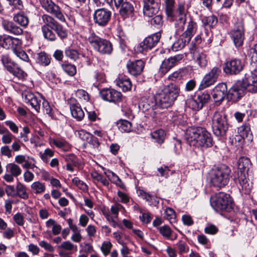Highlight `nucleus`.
<instances>
[{"label": "nucleus", "mask_w": 257, "mask_h": 257, "mask_svg": "<svg viewBox=\"0 0 257 257\" xmlns=\"http://www.w3.org/2000/svg\"><path fill=\"white\" fill-rule=\"evenodd\" d=\"M14 21L24 27H26L29 22L28 16L23 12H20L16 15L14 17Z\"/></svg>", "instance_id": "32"}, {"label": "nucleus", "mask_w": 257, "mask_h": 257, "mask_svg": "<svg viewBox=\"0 0 257 257\" xmlns=\"http://www.w3.org/2000/svg\"><path fill=\"white\" fill-rule=\"evenodd\" d=\"M65 55L67 58L74 61H76L79 57V53L76 50L69 47L65 49Z\"/></svg>", "instance_id": "43"}, {"label": "nucleus", "mask_w": 257, "mask_h": 257, "mask_svg": "<svg viewBox=\"0 0 257 257\" xmlns=\"http://www.w3.org/2000/svg\"><path fill=\"white\" fill-rule=\"evenodd\" d=\"M17 194L20 198L24 199H27L29 198V195L27 193L26 188L24 185L20 182L17 183L16 186Z\"/></svg>", "instance_id": "41"}, {"label": "nucleus", "mask_w": 257, "mask_h": 257, "mask_svg": "<svg viewBox=\"0 0 257 257\" xmlns=\"http://www.w3.org/2000/svg\"><path fill=\"white\" fill-rule=\"evenodd\" d=\"M42 7L48 13L54 15L61 21H65V18L58 6L52 0H40Z\"/></svg>", "instance_id": "14"}, {"label": "nucleus", "mask_w": 257, "mask_h": 257, "mask_svg": "<svg viewBox=\"0 0 257 257\" xmlns=\"http://www.w3.org/2000/svg\"><path fill=\"white\" fill-rule=\"evenodd\" d=\"M14 219L16 223L22 226L24 223V218L23 215L20 213H18L14 216Z\"/></svg>", "instance_id": "63"}, {"label": "nucleus", "mask_w": 257, "mask_h": 257, "mask_svg": "<svg viewBox=\"0 0 257 257\" xmlns=\"http://www.w3.org/2000/svg\"><path fill=\"white\" fill-rule=\"evenodd\" d=\"M190 41L188 39L186 38L181 35L179 38L173 43L172 48L175 51H178L183 49Z\"/></svg>", "instance_id": "31"}, {"label": "nucleus", "mask_w": 257, "mask_h": 257, "mask_svg": "<svg viewBox=\"0 0 257 257\" xmlns=\"http://www.w3.org/2000/svg\"><path fill=\"white\" fill-rule=\"evenodd\" d=\"M210 98V96L207 92H199L195 94L194 97L188 99L187 103L192 109L199 110L208 102Z\"/></svg>", "instance_id": "9"}, {"label": "nucleus", "mask_w": 257, "mask_h": 257, "mask_svg": "<svg viewBox=\"0 0 257 257\" xmlns=\"http://www.w3.org/2000/svg\"><path fill=\"white\" fill-rule=\"evenodd\" d=\"M211 121L214 134L218 137H224L229 127L227 114L223 111H216L212 116Z\"/></svg>", "instance_id": "5"}, {"label": "nucleus", "mask_w": 257, "mask_h": 257, "mask_svg": "<svg viewBox=\"0 0 257 257\" xmlns=\"http://www.w3.org/2000/svg\"><path fill=\"white\" fill-rule=\"evenodd\" d=\"M117 125L119 130L121 132L130 133L133 130L132 123L126 120H120L117 122Z\"/></svg>", "instance_id": "36"}, {"label": "nucleus", "mask_w": 257, "mask_h": 257, "mask_svg": "<svg viewBox=\"0 0 257 257\" xmlns=\"http://www.w3.org/2000/svg\"><path fill=\"white\" fill-rule=\"evenodd\" d=\"M197 29L196 23L190 20L187 24L186 31L182 34L184 37L191 40L192 36L195 34Z\"/></svg>", "instance_id": "27"}, {"label": "nucleus", "mask_w": 257, "mask_h": 257, "mask_svg": "<svg viewBox=\"0 0 257 257\" xmlns=\"http://www.w3.org/2000/svg\"><path fill=\"white\" fill-rule=\"evenodd\" d=\"M107 177L109 178L110 181L113 184H115L116 186L119 187L121 189L125 188V185L122 182L120 179L113 172H110L109 174L107 175Z\"/></svg>", "instance_id": "42"}, {"label": "nucleus", "mask_w": 257, "mask_h": 257, "mask_svg": "<svg viewBox=\"0 0 257 257\" xmlns=\"http://www.w3.org/2000/svg\"><path fill=\"white\" fill-rule=\"evenodd\" d=\"M53 30L55 31L61 39H64L67 37L68 33L67 30L59 23L55 27Z\"/></svg>", "instance_id": "48"}, {"label": "nucleus", "mask_w": 257, "mask_h": 257, "mask_svg": "<svg viewBox=\"0 0 257 257\" xmlns=\"http://www.w3.org/2000/svg\"><path fill=\"white\" fill-rule=\"evenodd\" d=\"M111 17V12L105 8H99L95 11L93 14L94 23L100 27L106 26Z\"/></svg>", "instance_id": "10"}, {"label": "nucleus", "mask_w": 257, "mask_h": 257, "mask_svg": "<svg viewBox=\"0 0 257 257\" xmlns=\"http://www.w3.org/2000/svg\"><path fill=\"white\" fill-rule=\"evenodd\" d=\"M54 152L50 149H46L44 153L40 152V156L41 159L45 163H47L49 158L52 157L54 156Z\"/></svg>", "instance_id": "53"}, {"label": "nucleus", "mask_w": 257, "mask_h": 257, "mask_svg": "<svg viewBox=\"0 0 257 257\" xmlns=\"http://www.w3.org/2000/svg\"><path fill=\"white\" fill-rule=\"evenodd\" d=\"M143 14L147 17H153L159 11L161 0H143Z\"/></svg>", "instance_id": "13"}, {"label": "nucleus", "mask_w": 257, "mask_h": 257, "mask_svg": "<svg viewBox=\"0 0 257 257\" xmlns=\"http://www.w3.org/2000/svg\"><path fill=\"white\" fill-rule=\"evenodd\" d=\"M21 41L18 38H15L8 35H4L0 37V45L6 49H15L20 46Z\"/></svg>", "instance_id": "21"}, {"label": "nucleus", "mask_w": 257, "mask_h": 257, "mask_svg": "<svg viewBox=\"0 0 257 257\" xmlns=\"http://www.w3.org/2000/svg\"><path fill=\"white\" fill-rule=\"evenodd\" d=\"M227 88L224 83L218 84L212 90V97L215 103L220 104L227 96Z\"/></svg>", "instance_id": "20"}, {"label": "nucleus", "mask_w": 257, "mask_h": 257, "mask_svg": "<svg viewBox=\"0 0 257 257\" xmlns=\"http://www.w3.org/2000/svg\"><path fill=\"white\" fill-rule=\"evenodd\" d=\"M1 61L7 71H11L12 68L16 64L13 62L8 55H3L1 57Z\"/></svg>", "instance_id": "40"}, {"label": "nucleus", "mask_w": 257, "mask_h": 257, "mask_svg": "<svg viewBox=\"0 0 257 257\" xmlns=\"http://www.w3.org/2000/svg\"><path fill=\"white\" fill-rule=\"evenodd\" d=\"M243 68V64L238 59H232L225 64L224 72L231 75L237 74L241 72Z\"/></svg>", "instance_id": "19"}, {"label": "nucleus", "mask_w": 257, "mask_h": 257, "mask_svg": "<svg viewBox=\"0 0 257 257\" xmlns=\"http://www.w3.org/2000/svg\"><path fill=\"white\" fill-rule=\"evenodd\" d=\"M248 55L251 62L257 63V44L250 48L248 52Z\"/></svg>", "instance_id": "52"}, {"label": "nucleus", "mask_w": 257, "mask_h": 257, "mask_svg": "<svg viewBox=\"0 0 257 257\" xmlns=\"http://www.w3.org/2000/svg\"><path fill=\"white\" fill-rule=\"evenodd\" d=\"M31 187L33 192L36 194L43 193L46 189L45 184L40 181L33 183Z\"/></svg>", "instance_id": "38"}, {"label": "nucleus", "mask_w": 257, "mask_h": 257, "mask_svg": "<svg viewBox=\"0 0 257 257\" xmlns=\"http://www.w3.org/2000/svg\"><path fill=\"white\" fill-rule=\"evenodd\" d=\"M14 138V136L10 132L8 134L3 135L2 141L4 144H10Z\"/></svg>", "instance_id": "60"}, {"label": "nucleus", "mask_w": 257, "mask_h": 257, "mask_svg": "<svg viewBox=\"0 0 257 257\" xmlns=\"http://www.w3.org/2000/svg\"><path fill=\"white\" fill-rule=\"evenodd\" d=\"M117 84L123 91L130 90L132 86L130 78L125 76H122L118 78Z\"/></svg>", "instance_id": "29"}, {"label": "nucleus", "mask_w": 257, "mask_h": 257, "mask_svg": "<svg viewBox=\"0 0 257 257\" xmlns=\"http://www.w3.org/2000/svg\"><path fill=\"white\" fill-rule=\"evenodd\" d=\"M251 167V161L247 157H241L237 161L238 177L235 182L242 194H249L252 189V183L248 178V172Z\"/></svg>", "instance_id": "2"}, {"label": "nucleus", "mask_w": 257, "mask_h": 257, "mask_svg": "<svg viewBox=\"0 0 257 257\" xmlns=\"http://www.w3.org/2000/svg\"><path fill=\"white\" fill-rule=\"evenodd\" d=\"M205 233L210 234H215L218 231L217 228L213 224H208L204 229Z\"/></svg>", "instance_id": "61"}, {"label": "nucleus", "mask_w": 257, "mask_h": 257, "mask_svg": "<svg viewBox=\"0 0 257 257\" xmlns=\"http://www.w3.org/2000/svg\"><path fill=\"white\" fill-rule=\"evenodd\" d=\"M88 41L93 48L100 54L109 55L113 50L112 45L108 40L101 38L95 33H91Z\"/></svg>", "instance_id": "7"}, {"label": "nucleus", "mask_w": 257, "mask_h": 257, "mask_svg": "<svg viewBox=\"0 0 257 257\" xmlns=\"http://www.w3.org/2000/svg\"><path fill=\"white\" fill-rule=\"evenodd\" d=\"M170 18L175 21V26L178 32H182L184 30V25L186 21V16H175L174 12V17Z\"/></svg>", "instance_id": "30"}, {"label": "nucleus", "mask_w": 257, "mask_h": 257, "mask_svg": "<svg viewBox=\"0 0 257 257\" xmlns=\"http://www.w3.org/2000/svg\"><path fill=\"white\" fill-rule=\"evenodd\" d=\"M52 143L59 148H63L67 145V142L64 140L54 139L52 141Z\"/></svg>", "instance_id": "64"}, {"label": "nucleus", "mask_w": 257, "mask_h": 257, "mask_svg": "<svg viewBox=\"0 0 257 257\" xmlns=\"http://www.w3.org/2000/svg\"><path fill=\"white\" fill-rule=\"evenodd\" d=\"M165 12L168 17H173L175 0H165Z\"/></svg>", "instance_id": "35"}, {"label": "nucleus", "mask_w": 257, "mask_h": 257, "mask_svg": "<svg viewBox=\"0 0 257 257\" xmlns=\"http://www.w3.org/2000/svg\"><path fill=\"white\" fill-rule=\"evenodd\" d=\"M186 140L190 146L195 147L209 148L213 146L211 135L204 128L192 126L188 128L186 133Z\"/></svg>", "instance_id": "1"}, {"label": "nucleus", "mask_w": 257, "mask_h": 257, "mask_svg": "<svg viewBox=\"0 0 257 257\" xmlns=\"http://www.w3.org/2000/svg\"><path fill=\"white\" fill-rule=\"evenodd\" d=\"M42 19L44 23L42 27H46L52 30L58 23L53 18L48 15H43L42 17Z\"/></svg>", "instance_id": "34"}, {"label": "nucleus", "mask_w": 257, "mask_h": 257, "mask_svg": "<svg viewBox=\"0 0 257 257\" xmlns=\"http://www.w3.org/2000/svg\"><path fill=\"white\" fill-rule=\"evenodd\" d=\"M41 30L45 39L51 41H54L56 39L55 34L50 28H46V27H42Z\"/></svg>", "instance_id": "44"}, {"label": "nucleus", "mask_w": 257, "mask_h": 257, "mask_svg": "<svg viewBox=\"0 0 257 257\" xmlns=\"http://www.w3.org/2000/svg\"><path fill=\"white\" fill-rule=\"evenodd\" d=\"M120 8L119 13L123 17H126L128 15L132 14L134 11L133 6L130 3L126 1H125Z\"/></svg>", "instance_id": "33"}, {"label": "nucleus", "mask_w": 257, "mask_h": 257, "mask_svg": "<svg viewBox=\"0 0 257 257\" xmlns=\"http://www.w3.org/2000/svg\"><path fill=\"white\" fill-rule=\"evenodd\" d=\"M9 72L19 79L24 78L26 75V74L23 70L17 67L16 64L15 66L12 68L11 71H9Z\"/></svg>", "instance_id": "50"}, {"label": "nucleus", "mask_w": 257, "mask_h": 257, "mask_svg": "<svg viewBox=\"0 0 257 257\" xmlns=\"http://www.w3.org/2000/svg\"><path fill=\"white\" fill-rule=\"evenodd\" d=\"M35 162L36 161L34 158L28 156L26 161L24 162L25 164L22 165V167L27 169L36 168L37 167L35 164Z\"/></svg>", "instance_id": "54"}, {"label": "nucleus", "mask_w": 257, "mask_h": 257, "mask_svg": "<svg viewBox=\"0 0 257 257\" xmlns=\"http://www.w3.org/2000/svg\"><path fill=\"white\" fill-rule=\"evenodd\" d=\"M212 207L218 212H230L232 209V200L229 194L220 192L210 198Z\"/></svg>", "instance_id": "6"}, {"label": "nucleus", "mask_w": 257, "mask_h": 257, "mask_svg": "<svg viewBox=\"0 0 257 257\" xmlns=\"http://www.w3.org/2000/svg\"><path fill=\"white\" fill-rule=\"evenodd\" d=\"M158 229L159 232L163 237L167 239L171 238L173 231L169 226L166 225H163L160 227Z\"/></svg>", "instance_id": "46"}, {"label": "nucleus", "mask_w": 257, "mask_h": 257, "mask_svg": "<svg viewBox=\"0 0 257 257\" xmlns=\"http://www.w3.org/2000/svg\"><path fill=\"white\" fill-rule=\"evenodd\" d=\"M231 171L225 164H221L213 170L211 183L212 185L219 188L225 186L229 182Z\"/></svg>", "instance_id": "4"}, {"label": "nucleus", "mask_w": 257, "mask_h": 257, "mask_svg": "<svg viewBox=\"0 0 257 257\" xmlns=\"http://www.w3.org/2000/svg\"><path fill=\"white\" fill-rule=\"evenodd\" d=\"M161 37L160 32L156 33L146 37L137 47L138 51L143 52L148 49H151L159 42Z\"/></svg>", "instance_id": "12"}, {"label": "nucleus", "mask_w": 257, "mask_h": 257, "mask_svg": "<svg viewBox=\"0 0 257 257\" xmlns=\"http://www.w3.org/2000/svg\"><path fill=\"white\" fill-rule=\"evenodd\" d=\"M202 22L204 26H208L209 27L212 28L217 24V19L215 16L212 15L203 18Z\"/></svg>", "instance_id": "47"}, {"label": "nucleus", "mask_w": 257, "mask_h": 257, "mask_svg": "<svg viewBox=\"0 0 257 257\" xmlns=\"http://www.w3.org/2000/svg\"><path fill=\"white\" fill-rule=\"evenodd\" d=\"M59 247H61L65 250H67L68 251H72L73 250H77V246L76 245L75 246L69 241H64L59 246Z\"/></svg>", "instance_id": "58"}, {"label": "nucleus", "mask_w": 257, "mask_h": 257, "mask_svg": "<svg viewBox=\"0 0 257 257\" xmlns=\"http://www.w3.org/2000/svg\"><path fill=\"white\" fill-rule=\"evenodd\" d=\"M230 36L236 47L242 46L245 39V28L242 19H236L230 31Z\"/></svg>", "instance_id": "8"}, {"label": "nucleus", "mask_w": 257, "mask_h": 257, "mask_svg": "<svg viewBox=\"0 0 257 257\" xmlns=\"http://www.w3.org/2000/svg\"><path fill=\"white\" fill-rule=\"evenodd\" d=\"M176 245L178 247L180 254L187 252L189 250V246L187 245L186 242L182 240H179L177 243Z\"/></svg>", "instance_id": "57"}, {"label": "nucleus", "mask_w": 257, "mask_h": 257, "mask_svg": "<svg viewBox=\"0 0 257 257\" xmlns=\"http://www.w3.org/2000/svg\"><path fill=\"white\" fill-rule=\"evenodd\" d=\"M72 182L83 191H86L88 189V187L86 184L82 181L80 180L78 177L73 178L72 179Z\"/></svg>", "instance_id": "56"}, {"label": "nucleus", "mask_w": 257, "mask_h": 257, "mask_svg": "<svg viewBox=\"0 0 257 257\" xmlns=\"http://www.w3.org/2000/svg\"><path fill=\"white\" fill-rule=\"evenodd\" d=\"M112 244L110 241H104L101 247V250L104 255H107L110 252L112 247Z\"/></svg>", "instance_id": "59"}, {"label": "nucleus", "mask_w": 257, "mask_h": 257, "mask_svg": "<svg viewBox=\"0 0 257 257\" xmlns=\"http://www.w3.org/2000/svg\"><path fill=\"white\" fill-rule=\"evenodd\" d=\"M253 72L250 75H245L241 81H239L244 87V90L252 93L257 92V76Z\"/></svg>", "instance_id": "18"}, {"label": "nucleus", "mask_w": 257, "mask_h": 257, "mask_svg": "<svg viewBox=\"0 0 257 257\" xmlns=\"http://www.w3.org/2000/svg\"><path fill=\"white\" fill-rule=\"evenodd\" d=\"M238 133L239 136H236L238 138V141L241 139H244L245 138H248V140H250L251 137V132L250 131V125L248 123H245L240 127H238Z\"/></svg>", "instance_id": "24"}, {"label": "nucleus", "mask_w": 257, "mask_h": 257, "mask_svg": "<svg viewBox=\"0 0 257 257\" xmlns=\"http://www.w3.org/2000/svg\"><path fill=\"white\" fill-rule=\"evenodd\" d=\"M87 142L89 144L92 146L93 149L95 151H99L100 147V143L97 138L93 135L90 136V137L88 138Z\"/></svg>", "instance_id": "51"}, {"label": "nucleus", "mask_w": 257, "mask_h": 257, "mask_svg": "<svg viewBox=\"0 0 257 257\" xmlns=\"http://www.w3.org/2000/svg\"><path fill=\"white\" fill-rule=\"evenodd\" d=\"M165 136L164 131L162 129L156 130L151 133L152 138L159 144H162L164 142Z\"/></svg>", "instance_id": "37"}, {"label": "nucleus", "mask_w": 257, "mask_h": 257, "mask_svg": "<svg viewBox=\"0 0 257 257\" xmlns=\"http://www.w3.org/2000/svg\"><path fill=\"white\" fill-rule=\"evenodd\" d=\"M145 62L142 60H137L134 61H128L126 64V68L128 73L133 76L140 75L144 68Z\"/></svg>", "instance_id": "22"}, {"label": "nucleus", "mask_w": 257, "mask_h": 257, "mask_svg": "<svg viewBox=\"0 0 257 257\" xmlns=\"http://www.w3.org/2000/svg\"><path fill=\"white\" fill-rule=\"evenodd\" d=\"M179 92V87L174 83H171L165 86L155 95L156 105L160 108H168L174 104Z\"/></svg>", "instance_id": "3"}, {"label": "nucleus", "mask_w": 257, "mask_h": 257, "mask_svg": "<svg viewBox=\"0 0 257 257\" xmlns=\"http://www.w3.org/2000/svg\"><path fill=\"white\" fill-rule=\"evenodd\" d=\"M2 25L6 31L14 35H20L23 33V29L17 26L12 21L4 20L2 23Z\"/></svg>", "instance_id": "23"}, {"label": "nucleus", "mask_w": 257, "mask_h": 257, "mask_svg": "<svg viewBox=\"0 0 257 257\" xmlns=\"http://www.w3.org/2000/svg\"><path fill=\"white\" fill-rule=\"evenodd\" d=\"M7 170L8 172L12 174L14 177H17L21 174L22 169L15 163H10L7 166Z\"/></svg>", "instance_id": "39"}, {"label": "nucleus", "mask_w": 257, "mask_h": 257, "mask_svg": "<svg viewBox=\"0 0 257 257\" xmlns=\"http://www.w3.org/2000/svg\"><path fill=\"white\" fill-rule=\"evenodd\" d=\"M63 70L69 75L74 76L76 73V68L74 65L69 63H63L61 65Z\"/></svg>", "instance_id": "45"}, {"label": "nucleus", "mask_w": 257, "mask_h": 257, "mask_svg": "<svg viewBox=\"0 0 257 257\" xmlns=\"http://www.w3.org/2000/svg\"><path fill=\"white\" fill-rule=\"evenodd\" d=\"M183 58L182 54L176 55L173 57H170L168 59H165L162 62L160 67L159 71L162 74H165L172 68L177 65Z\"/></svg>", "instance_id": "17"}, {"label": "nucleus", "mask_w": 257, "mask_h": 257, "mask_svg": "<svg viewBox=\"0 0 257 257\" xmlns=\"http://www.w3.org/2000/svg\"><path fill=\"white\" fill-rule=\"evenodd\" d=\"M102 99L110 102L117 103L121 100L122 94L114 89L104 88L100 91Z\"/></svg>", "instance_id": "16"}, {"label": "nucleus", "mask_w": 257, "mask_h": 257, "mask_svg": "<svg viewBox=\"0 0 257 257\" xmlns=\"http://www.w3.org/2000/svg\"><path fill=\"white\" fill-rule=\"evenodd\" d=\"M50 60L49 56L45 52H41L38 54V62L42 65H48L50 63Z\"/></svg>", "instance_id": "49"}, {"label": "nucleus", "mask_w": 257, "mask_h": 257, "mask_svg": "<svg viewBox=\"0 0 257 257\" xmlns=\"http://www.w3.org/2000/svg\"><path fill=\"white\" fill-rule=\"evenodd\" d=\"M192 58L195 62L200 67H205L207 65L206 55L203 52H193Z\"/></svg>", "instance_id": "25"}, {"label": "nucleus", "mask_w": 257, "mask_h": 257, "mask_svg": "<svg viewBox=\"0 0 257 257\" xmlns=\"http://www.w3.org/2000/svg\"><path fill=\"white\" fill-rule=\"evenodd\" d=\"M175 15L177 16H186L185 6L184 4H179L178 8L175 12Z\"/></svg>", "instance_id": "62"}, {"label": "nucleus", "mask_w": 257, "mask_h": 257, "mask_svg": "<svg viewBox=\"0 0 257 257\" xmlns=\"http://www.w3.org/2000/svg\"><path fill=\"white\" fill-rule=\"evenodd\" d=\"M241 84L238 81L229 89L227 94L229 100L235 102L244 96L245 91Z\"/></svg>", "instance_id": "15"}, {"label": "nucleus", "mask_w": 257, "mask_h": 257, "mask_svg": "<svg viewBox=\"0 0 257 257\" xmlns=\"http://www.w3.org/2000/svg\"><path fill=\"white\" fill-rule=\"evenodd\" d=\"M158 171L159 174H157V176L164 177L167 178L169 175L170 169L167 166L164 165L158 168Z\"/></svg>", "instance_id": "55"}, {"label": "nucleus", "mask_w": 257, "mask_h": 257, "mask_svg": "<svg viewBox=\"0 0 257 257\" xmlns=\"http://www.w3.org/2000/svg\"><path fill=\"white\" fill-rule=\"evenodd\" d=\"M72 116L78 120H81L84 116V112L78 103L71 104L70 106Z\"/></svg>", "instance_id": "26"}, {"label": "nucleus", "mask_w": 257, "mask_h": 257, "mask_svg": "<svg viewBox=\"0 0 257 257\" xmlns=\"http://www.w3.org/2000/svg\"><path fill=\"white\" fill-rule=\"evenodd\" d=\"M26 99L37 112L39 111L41 102L40 99H39L34 94L31 93H28L26 95Z\"/></svg>", "instance_id": "28"}, {"label": "nucleus", "mask_w": 257, "mask_h": 257, "mask_svg": "<svg viewBox=\"0 0 257 257\" xmlns=\"http://www.w3.org/2000/svg\"><path fill=\"white\" fill-rule=\"evenodd\" d=\"M221 73V70L220 68L213 67L204 76L200 83L199 88L203 89L214 84Z\"/></svg>", "instance_id": "11"}]
</instances>
